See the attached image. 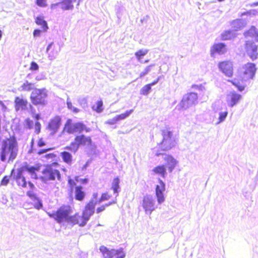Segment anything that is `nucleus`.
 <instances>
[{"label":"nucleus","mask_w":258,"mask_h":258,"mask_svg":"<svg viewBox=\"0 0 258 258\" xmlns=\"http://www.w3.org/2000/svg\"><path fill=\"white\" fill-rule=\"evenodd\" d=\"M19 151L18 143L14 136L4 140L2 143L0 160L2 162H12L17 158Z\"/></svg>","instance_id":"f257e3e1"},{"label":"nucleus","mask_w":258,"mask_h":258,"mask_svg":"<svg viewBox=\"0 0 258 258\" xmlns=\"http://www.w3.org/2000/svg\"><path fill=\"white\" fill-rule=\"evenodd\" d=\"M246 39L245 49L248 55L252 60L258 58L257 47L258 46V32L255 27L252 26L250 29L244 33Z\"/></svg>","instance_id":"f03ea898"},{"label":"nucleus","mask_w":258,"mask_h":258,"mask_svg":"<svg viewBox=\"0 0 258 258\" xmlns=\"http://www.w3.org/2000/svg\"><path fill=\"white\" fill-rule=\"evenodd\" d=\"M59 164L54 162L47 164L41 171V180L44 182L49 181H61L62 176L59 170Z\"/></svg>","instance_id":"7ed1b4c3"},{"label":"nucleus","mask_w":258,"mask_h":258,"mask_svg":"<svg viewBox=\"0 0 258 258\" xmlns=\"http://www.w3.org/2000/svg\"><path fill=\"white\" fill-rule=\"evenodd\" d=\"M163 159L166 162V165L160 164L155 166L152 169V172L155 175L165 178L167 175L166 168H167L169 172H172L176 166L178 161L170 154L166 155Z\"/></svg>","instance_id":"20e7f679"},{"label":"nucleus","mask_w":258,"mask_h":258,"mask_svg":"<svg viewBox=\"0 0 258 258\" xmlns=\"http://www.w3.org/2000/svg\"><path fill=\"white\" fill-rule=\"evenodd\" d=\"M92 145V140L90 136L84 134L76 135L74 140L70 145L66 146L64 149L73 153H76L80 147H90Z\"/></svg>","instance_id":"39448f33"},{"label":"nucleus","mask_w":258,"mask_h":258,"mask_svg":"<svg viewBox=\"0 0 258 258\" xmlns=\"http://www.w3.org/2000/svg\"><path fill=\"white\" fill-rule=\"evenodd\" d=\"M91 129L81 121L74 122L71 118H68L63 126L62 131L68 134H80L82 132L88 133Z\"/></svg>","instance_id":"423d86ee"},{"label":"nucleus","mask_w":258,"mask_h":258,"mask_svg":"<svg viewBox=\"0 0 258 258\" xmlns=\"http://www.w3.org/2000/svg\"><path fill=\"white\" fill-rule=\"evenodd\" d=\"M162 140L157 146L159 150L161 152H166L174 148L176 145L175 140L173 138V133L169 128L162 131Z\"/></svg>","instance_id":"0eeeda50"},{"label":"nucleus","mask_w":258,"mask_h":258,"mask_svg":"<svg viewBox=\"0 0 258 258\" xmlns=\"http://www.w3.org/2000/svg\"><path fill=\"white\" fill-rule=\"evenodd\" d=\"M72 212V208L69 205H62L57 210L52 213H48L50 217L54 219L57 223L67 222L69 223L70 214Z\"/></svg>","instance_id":"6e6552de"},{"label":"nucleus","mask_w":258,"mask_h":258,"mask_svg":"<svg viewBox=\"0 0 258 258\" xmlns=\"http://www.w3.org/2000/svg\"><path fill=\"white\" fill-rule=\"evenodd\" d=\"M47 91L45 88H35L31 92L30 98L35 106H44L46 104Z\"/></svg>","instance_id":"1a4fd4ad"},{"label":"nucleus","mask_w":258,"mask_h":258,"mask_svg":"<svg viewBox=\"0 0 258 258\" xmlns=\"http://www.w3.org/2000/svg\"><path fill=\"white\" fill-rule=\"evenodd\" d=\"M256 68L253 63L248 62L245 64L242 69L240 77L242 81L246 82L249 79H252L255 74Z\"/></svg>","instance_id":"9d476101"},{"label":"nucleus","mask_w":258,"mask_h":258,"mask_svg":"<svg viewBox=\"0 0 258 258\" xmlns=\"http://www.w3.org/2000/svg\"><path fill=\"white\" fill-rule=\"evenodd\" d=\"M198 102L197 94L189 93L185 95L181 101V105L183 108H187L196 104Z\"/></svg>","instance_id":"9b49d317"},{"label":"nucleus","mask_w":258,"mask_h":258,"mask_svg":"<svg viewBox=\"0 0 258 258\" xmlns=\"http://www.w3.org/2000/svg\"><path fill=\"white\" fill-rule=\"evenodd\" d=\"M142 206L146 214H151L156 208L153 197L148 195L144 196L143 199Z\"/></svg>","instance_id":"f8f14e48"},{"label":"nucleus","mask_w":258,"mask_h":258,"mask_svg":"<svg viewBox=\"0 0 258 258\" xmlns=\"http://www.w3.org/2000/svg\"><path fill=\"white\" fill-rule=\"evenodd\" d=\"M88 220L89 219L83 213L82 215H80L79 213H76L74 215L70 216L69 223L84 226L87 224Z\"/></svg>","instance_id":"ddd939ff"},{"label":"nucleus","mask_w":258,"mask_h":258,"mask_svg":"<svg viewBox=\"0 0 258 258\" xmlns=\"http://www.w3.org/2000/svg\"><path fill=\"white\" fill-rule=\"evenodd\" d=\"M40 167L39 165L32 166L27 162H25L18 170L23 173L25 172H27L32 178L36 179L37 172L39 171Z\"/></svg>","instance_id":"4468645a"},{"label":"nucleus","mask_w":258,"mask_h":258,"mask_svg":"<svg viewBox=\"0 0 258 258\" xmlns=\"http://www.w3.org/2000/svg\"><path fill=\"white\" fill-rule=\"evenodd\" d=\"M75 1V0H62L58 3L51 4L50 8L52 10H55L58 6H60L62 10H72L74 8L73 2Z\"/></svg>","instance_id":"2eb2a0df"},{"label":"nucleus","mask_w":258,"mask_h":258,"mask_svg":"<svg viewBox=\"0 0 258 258\" xmlns=\"http://www.w3.org/2000/svg\"><path fill=\"white\" fill-rule=\"evenodd\" d=\"M220 70L227 77H231L233 75V64L230 61L221 62L218 65Z\"/></svg>","instance_id":"dca6fc26"},{"label":"nucleus","mask_w":258,"mask_h":258,"mask_svg":"<svg viewBox=\"0 0 258 258\" xmlns=\"http://www.w3.org/2000/svg\"><path fill=\"white\" fill-rule=\"evenodd\" d=\"M158 182L160 185H157L156 186L155 194L158 203L161 204L165 200L163 192L165 190V184L160 179H158Z\"/></svg>","instance_id":"f3484780"},{"label":"nucleus","mask_w":258,"mask_h":258,"mask_svg":"<svg viewBox=\"0 0 258 258\" xmlns=\"http://www.w3.org/2000/svg\"><path fill=\"white\" fill-rule=\"evenodd\" d=\"M97 203V201L90 200L85 205L82 212L89 220L91 216L94 214L95 206Z\"/></svg>","instance_id":"a211bd4d"},{"label":"nucleus","mask_w":258,"mask_h":258,"mask_svg":"<svg viewBox=\"0 0 258 258\" xmlns=\"http://www.w3.org/2000/svg\"><path fill=\"white\" fill-rule=\"evenodd\" d=\"M28 101L26 99L16 96L14 99V107L16 111L25 110L28 108Z\"/></svg>","instance_id":"6ab92c4d"},{"label":"nucleus","mask_w":258,"mask_h":258,"mask_svg":"<svg viewBox=\"0 0 258 258\" xmlns=\"http://www.w3.org/2000/svg\"><path fill=\"white\" fill-rule=\"evenodd\" d=\"M61 119L59 116H56L51 119L48 125V129L51 133H55L61 125Z\"/></svg>","instance_id":"aec40b11"},{"label":"nucleus","mask_w":258,"mask_h":258,"mask_svg":"<svg viewBox=\"0 0 258 258\" xmlns=\"http://www.w3.org/2000/svg\"><path fill=\"white\" fill-rule=\"evenodd\" d=\"M241 95L236 93L235 92H232L228 95V105L231 107H233L238 103L241 99Z\"/></svg>","instance_id":"412c9836"},{"label":"nucleus","mask_w":258,"mask_h":258,"mask_svg":"<svg viewBox=\"0 0 258 258\" xmlns=\"http://www.w3.org/2000/svg\"><path fill=\"white\" fill-rule=\"evenodd\" d=\"M227 51L226 46L223 43H219L213 46L212 50H211V54L214 55L215 53L223 54Z\"/></svg>","instance_id":"4be33fe9"},{"label":"nucleus","mask_w":258,"mask_h":258,"mask_svg":"<svg viewBox=\"0 0 258 258\" xmlns=\"http://www.w3.org/2000/svg\"><path fill=\"white\" fill-rule=\"evenodd\" d=\"M86 196L85 191L81 185H78L75 188V199L76 200L82 202L84 201Z\"/></svg>","instance_id":"5701e85b"},{"label":"nucleus","mask_w":258,"mask_h":258,"mask_svg":"<svg viewBox=\"0 0 258 258\" xmlns=\"http://www.w3.org/2000/svg\"><path fill=\"white\" fill-rule=\"evenodd\" d=\"M99 250L102 253L103 258H113L114 257V249H109L104 245L100 247Z\"/></svg>","instance_id":"b1692460"},{"label":"nucleus","mask_w":258,"mask_h":258,"mask_svg":"<svg viewBox=\"0 0 258 258\" xmlns=\"http://www.w3.org/2000/svg\"><path fill=\"white\" fill-rule=\"evenodd\" d=\"M60 156L63 162L68 165H71L73 161V157L72 154L67 151H64L60 153Z\"/></svg>","instance_id":"393cba45"},{"label":"nucleus","mask_w":258,"mask_h":258,"mask_svg":"<svg viewBox=\"0 0 258 258\" xmlns=\"http://www.w3.org/2000/svg\"><path fill=\"white\" fill-rule=\"evenodd\" d=\"M27 195L32 200L35 201V202L33 204V206L35 208L39 209L42 207V204L40 200H39V199L37 197L35 194L32 191H28L27 192Z\"/></svg>","instance_id":"a878e982"},{"label":"nucleus","mask_w":258,"mask_h":258,"mask_svg":"<svg viewBox=\"0 0 258 258\" xmlns=\"http://www.w3.org/2000/svg\"><path fill=\"white\" fill-rule=\"evenodd\" d=\"M16 181L18 186L22 187H26L27 185V182L25 177L20 171L18 170L17 174L15 178Z\"/></svg>","instance_id":"bb28decb"},{"label":"nucleus","mask_w":258,"mask_h":258,"mask_svg":"<svg viewBox=\"0 0 258 258\" xmlns=\"http://www.w3.org/2000/svg\"><path fill=\"white\" fill-rule=\"evenodd\" d=\"M35 23L39 26H40L42 29V31L45 32L48 28L47 23L46 21L44 20V18L42 16L36 17L35 19Z\"/></svg>","instance_id":"cd10ccee"},{"label":"nucleus","mask_w":258,"mask_h":258,"mask_svg":"<svg viewBox=\"0 0 258 258\" xmlns=\"http://www.w3.org/2000/svg\"><path fill=\"white\" fill-rule=\"evenodd\" d=\"M120 179L118 177H115L112 182L111 189L113 190V192L116 194L115 199H116V197L118 196V189L119 188V183Z\"/></svg>","instance_id":"c85d7f7f"},{"label":"nucleus","mask_w":258,"mask_h":258,"mask_svg":"<svg viewBox=\"0 0 258 258\" xmlns=\"http://www.w3.org/2000/svg\"><path fill=\"white\" fill-rule=\"evenodd\" d=\"M34 84L26 81L23 84L21 85L20 88L21 91L29 92L33 90L35 88Z\"/></svg>","instance_id":"c756f323"},{"label":"nucleus","mask_w":258,"mask_h":258,"mask_svg":"<svg viewBox=\"0 0 258 258\" xmlns=\"http://www.w3.org/2000/svg\"><path fill=\"white\" fill-rule=\"evenodd\" d=\"M116 201L117 200L116 199H114L107 204L99 206L97 208L96 210V213L99 214L100 213L103 212L104 211H105L106 207L110 206L111 205L116 204Z\"/></svg>","instance_id":"7c9ffc66"},{"label":"nucleus","mask_w":258,"mask_h":258,"mask_svg":"<svg viewBox=\"0 0 258 258\" xmlns=\"http://www.w3.org/2000/svg\"><path fill=\"white\" fill-rule=\"evenodd\" d=\"M92 109L96 112H101L103 110V101L101 100H98L95 105L92 107Z\"/></svg>","instance_id":"2f4dec72"},{"label":"nucleus","mask_w":258,"mask_h":258,"mask_svg":"<svg viewBox=\"0 0 258 258\" xmlns=\"http://www.w3.org/2000/svg\"><path fill=\"white\" fill-rule=\"evenodd\" d=\"M125 256V253L122 248L119 249H114V257L115 258H124Z\"/></svg>","instance_id":"473e14b6"},{"label":"nucleus","mask_w":258,"mask_h":258,"mask_svg":"<svg viewBox=\"0 0 258 258\" xmlns=\"http://www.w3.org/2000/svg\"><path fill=\"white\" fill-rule=\"evenodd\" d=\"M232 26L235 31H237L242 27V21L241 20H234L232 23Z\"/></svg>","instance_id":"72a5a7b5"},{"label":"nucleus","mask_w":258,"mask_h":258,"mask_svg":"<svg viewBox=\"0 0 258 258\" xmlns=\"http://www.w3.org/2000/svg\"><path fill=\"white\" fill-rule=\"evenodd\" d=\"M133 109H131L130 110H127L125 112L123 113H121L120 114H118L116 115V117L118 121L120 120H122L128 117L133 112Z\"/></svg>","instance_id":"f704fd0d"},{"label":"nucleus","mask_w":258,"mask_h":258,"mask_svg":"<svg viewBox=\"0 0 258 258\" xmlns=\"http://www.w3.org/2000/svg\"><path fill=\"white\" fill-rule=\"evenodd\" d=\"M228 115V112L227 111H224V112H220L219 113V117H218V121L217 122H216L215 124L216 125H217L221 122L224 121L227 116Z\"/></svg>","instance_id":"c9c22d12"},{"label":"nucleus","mask_w":258,"mask_h":258,"mask_svg":"<svg viewBox=\"0 0 258 258\" xmlns=\"http://www.w3.org/2000/svg\"><path fill=\"white\" fill-rule=\"evenodd\" d=\"M111 198V195L108 192H105L101 194L99 199L97 201V203H101L103 201L109 200Z\"/></svg>","instance_id":"e433bc0d"},{"label":"nucleus","mask_w":258,"mask_h":258,"mask_svg":"<svg viewBox=\"0 0 258 258\" xmlns=\"http://www.w3.org/2000/svg\"><path fill=\"white\" fill-rule=\"evenodd\" d=\"M233 85H234L239 91H242L244 90L246 85L241 84L240 82L235 80L230 81Z\"/></svg>","instance_id":"4c0bfd02"},{"label":"nucleus","mask_w":258,"mask_h":258,"mask_svg":"<svg viewBox=\"0 0 258 258\" xmlns=\"http://www.w3.org/2000/svg\"><path fill=\"white\" fill-rule=\"evenodd\" d=\"M147 49H140L135 53V55L138 60H140L142 56L145 55L148 53Z\"/></svg>","instance_id":"58836bf2"},{"label":"nucleus","mask_w":258,"mask_h":258,"mask_svg":"<svg viewBox=\"0 0 258 258\" xmlns=\"http://www.w3.org/2000/svg\"><path fill=\"white\" fill-rule=\"evenodd\" d=\"M233 34L232 31L228 30L223 32L221 37L223 40H228L231 39L233 37Z\"/></svg>","instance_id":"ea45409f"},{"label":"nucleus","mask_w":258,"mask_h":258,"mask_svg":"<svg viewBox=\"0 0 258 258\" xmlns=\"http://www.w3.org/2000/svg\"><path fill=\"white\" fill-rule=\"evenodd\" d=\"M151 90V87L150 85H146L143 87L140 90V94L143 95H148Z\"/></svg>","instance_id":"a19ab883"},{"label":"nucleus","mask_w":258,"mask_h":258,"mask_svg":"<svg viewBox=\"0 0 258 258\" xmlns=\"http://www.w3.org/2000/svg\"><path fill=\"white\" fill-rule=\"evenodd\" d=\"M11 175H5L2 179L0 182V186H6L10 182Z\"/></svg>","instance_id":"79ce46f5"},{"label":"nucleus","mask_w":258,"mask_h":258,"mask_svg":"<svg viewBox=\"0 0 258 258\" xmlns=\"http://www.w3.org/2000/svg\"><path fill=\"white\" fill-rule=\"evenodd\" d=\"M35 4L40 7H46L47 6V0H35Z\"/></svg>","instance_id":"37998d69"},{"label":"nucleus","mask_w":258,"mask_h":258,"mask_svg":"<svg viewBox=\"0 0 258 258\" xmlns=\"http://www.w3.org/2000/svg\"><path fill=\"white\" fill-rule=\"evenodd\" d=\"M67 106L68 108L71 110L74 113H78L80 111V109L76 107H74L70 102H67Z\"/></svg>","instance_id":"c03bdc74"},{"label":"nucleus","mask_w":258,"mask_h":258,"mask_svg":"<svg viewBox=\"0 0 258 258\" xmlns=\"http://www.w3.org/2000/svg\"><path fill=\"white\" fill-rule=\"evenodd\" d=\"M118 121L116 116H115L112 118L108 119L106 122L105 123L109 124V125H113L115 123H116Z\"/></svg>","instance_id":"a18cd8bd"},{"label":"nucleus","mask_w":258,"mask_h":258,"mask_svg":"<svg viewBox=\"0 0 258 258\" xmlns=\"http://www.w3.org/2000/svg\"><path fill=\"white\" fill-rule=\"evenodd\" d=\"M38 65L35 62H32L30 64V70L31 71H36L38 70Z\"/></svg>","instance_id":"49530a36"},{"label":"nucleus","mask_w":258,"mask_h":258,"mask_svg":"<svg viewBox=\"0 0 258 258\" xmlns=\"http://www.w3.org/2000/svg\"><path fill=\"white\" fill-rule=\"evenodd\" d=\"M41 130V124L39 122L36 121L35 123V132L36 134H39Z\"/></svg>","instance_id":"de8ad7c7"},{"label":"nucleus","mask_w":258,"mask_h":258,"mask_svg":"<svg viewBox=\"0 0 258 258\" xmlns=\"http://www.w3.org/2000/svg\"><path fill=\"white\" fill-rule=\"evenodd\" d=\"M151 66H149L148 67H147L144 71L142 72V73H140V78H142L143 77H144L145 75H146V74H147L149 71H150V67H151Z\"/></svg>","instance_id":"09e8293b"},{"label":"nucleus","mask_w":258,"mask_h":258,"mask_svg":"<svg viewBox=\"0 0 258 258\" xmlns=\"http://www.w3.org/2000/svg\"><path fill=\"white\" fill-rule=\"evenodd\" d=\"M45 157L46 159H51L52 160H54L56 158L57 155H56V154H55L53 153H51L46 154L45 156Z\"/></svg>","instance_id":"8fccbe9b"},{"label":"nucleus","mask_w":258,"mask_h":258,"mask_svg":"<svg viewBox=\"0 0 258 258\" xmlns=\"http://www.w3.org/2000/svg\"><path fill=\"white\" fill-rule=\"evenodd\" d=\"M46 145V142L43 138H40L37 142V146L39 147H42Z\"/></svg>","instance_id":"3c124183"},{"label":"nucleus","mask_w":258,"mask_h":258,"mask_svg":"<svg viewBox=\"0 0 258 258\" xmlns=\"http://www.w3.org/2000/svg\"><path fill=\"white\" fill-rule=\"evenodd\" d=\"M25 122L28 128H32L33 125V122L32 120H30L29 118H27L25 120Z\"/></svg>","instance_id":"603ef678"},{"label":"nucleus","mask_w":258,"mask_h":258,"mask_svg":"<svg viewBox=\"0 0 258 258\" xmlns=\"http://www.w3.org/2000/svg\"><path fill=\"white\" fill-rule=\"evenodd\" d=\"M53 149H54V148H47V149H41V150H40L37 152V154L38 155H41V154H42L43 153H45L47 152V151L52 150Z\"/></svg>","instance_id":"864d4df0"},{"label":"nucleus","mask_w":258,"mask_h":258,"mask_svg":"<svg viewBox=\"0 0 258 258\" xmlns=\"http://www.w3.org/2000/svg\"><path fill=\"white\" fill-rule=\"evenodd\" d=\"M68 184H69L70 186L71 187L75 186L76 184V182L73 179H69Z\"/></svg>","instance_id":"5fc2aeb1"},{"label":"nucleus","mask_w":258,"mask_h":258,"mask_svg":"<svg viewBox=\"0 0 258 258\" xmlns=\"http://www.w3.org/2000/svg\"><path fill=\"white\" fill-rule=\"evenodd\" d=\"M41 30L39 29H35L33 31V35L34 37L39 36Z\"/></svg>","instance_id":"6e6d98bb"},{"label":"nucleus","mask_w":258,"mask_h":258,"mask_svg":"<svg viewBox=\"0 0 258 258\" xmlns=\"http://www.w3.org/2000/svg\"><path fill=\"white\" fill-rule=\"evenodd\" d=\"M80 181L82 184H86V183H88V179L86 178H83V179H81Z\"/></svg>","instance_id":"4d7b16f0"},{"label":"nucleus","mask_w":258,"mask_h":258,"mask_svg":"<svg viewBox=\"0 0 258 258\" xmlns=\"http://www.w3.org/2000/svg\"><path fill=\"white\" fill-rule=\"evenodd\" d=\"M51 189L55 190V191H57L59 189V186L57 185V184L56 183L54 185H53L51 187Z\"/></svg>","instance_id":"13d9d810"},{"label":"nucleus","mask_w":258,"mask_h":258,"mask_svg":"<svg viewBox=\"0 0 258 258\" xmlns=\"http://www.w3.org/2000/svg\"><path fill=\"white\" fill-rule=\"evenodd\" d=\"M158 81H159V78H157L155 81H154V82H153L150 84H148V85H150V86L151 87L152 86L156 84H157Z\"/></svg>","instance_id":"bf43d9fd"},{"label":"nucleus","mask_w":258,"mask_h":258,"mask_svg":"<svg viewBox=\"0 0 258 258\" xmlns=\"http://www.w3.org/2000/svg\"><path fill=\"white\" fill-rule=\"evenodd\" d=\"M28 184L31 188L33 189L34 188V185L31 182H28Z\"/></svg>","instance_id":"052dcab7"},{"label":"nucleus","mask_w":258,"mask_h":258,"mask_svg":"<svg viewBox=\"0 0 258 258\" xmlns=\"http://www.w3.org/2000/svg\"><path fill=\"white\" fill-rule=\"evenodd\" d=\"M164 155V154L162 152H157L156 154H155V156H159L160 155Z\"/></svg>","instance_id":"680f3d73"},{"label":"nucleus","mask_w":258,"mask_h":258,"mask_svg":"<svg viewBox=\"0 0 258 258\" xmlns=\"http://www.w3.org/2000/svg\"><path fill=\"white\" fill-rule=\"evenodd\" d=\"M251 6H258V2L253 3V4L251 5Z\"/></svg>","instance_id":"e2e57ef3"},{"label":"nucleus","mask_w":258,"mask_h":258,"mask_svg":"<svg viewBox=\"0 0 258 258\" xmlns=\"http://www.w3.org/2000/svg\"><path fill=\"white\" fill-rule=\"evenodd\" d=\"M35 118L37 119H38L39 118V114H36L35 115Z\"/></svg>","instance_id":"0e129e2a"},{"label":"nucleus","mask_w":258,"mask_h":258,"mask_svg":"<svg viewBox=\"0 0 258 258\" xmlns=\"http://www.w3.org/2000/svg\"><path fill=\"white\" fill-rule=\"evenodd\" d=\"M82 0H78V5H79L80 4V2Z\"/></svg>","instance_id":"69168bd1"},{"label":"nucleus","mask_w":258,"mask_h":258,"mask_svg":"<svg viewBox=\"0 0 258 258\" xmlns=\"http://www.w3.org/2000/svg\"><path fill=\"white\" fill-rule=\"evenodd\" d=\"M93 196L95 197H97V194L94 195Z\"/></svg>","instance_id":"338daca9"},{"label":"nucleus","mask_w":258,"mask_h":258,"mask_svg":"<svg viewBox=\"0 0 258 258\" xmlns=\"http://www.w3.org/2000/svg\"><path fill=\"white\" fill-rule=\"evenodd\" d=\"M50 45H49L48 46V47H47V50L49 49V47H50Z\"/></svg>","instance_id":"774afa93"}]
</instances>
